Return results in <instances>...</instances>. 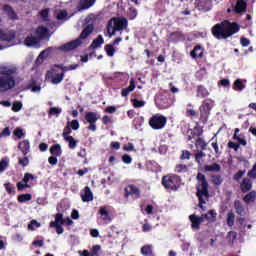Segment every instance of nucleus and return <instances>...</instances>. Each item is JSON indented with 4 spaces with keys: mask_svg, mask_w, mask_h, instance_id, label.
<instances>
[{
    "mask_svg": "<svg viewBox=\"0 0 256 256\" xmlns=\"http://www.w3.org/2000/svg\"><path fill=\"white\" fill-rule=\"evenodd\" d=\"M241 27L237 22H231L229 20H224L215 24L211 28V33L215 39L221 41V39H229V37H233L235 33H239Z\"/></svg>",
    "mask_w": 256,
    "mask_h": 256,
    "instance_id": "obj_1",
    "label": "nucleus"
},
{
    "mask_svg": "<svg viewBox=\"0 0 256 256\" xmlns=\"http://www.w3.org/2000/svg\"><path fill=\"white\" fill-rule=\"evenodd\" d=\"M197 192L196 197H198V207L202 209V211H205V199L203 197H206V199H209V181H207V177H205V174L198 172L197 176Z\"/></svg>",
    "mask_w": 256,
    "mask_h": 256,
    "instance_id": "obj_2",
    "label": "nucleus"
},
{
    "mask_svg": "<svg viewBox=\"0 0 256 256\" xmlns=\"http://www.w3.org/2000/svg\"><path fill=\"white\" fill-rule=\"evenodd\" d=\"M17 68H9V67H0V89L2 93H5L6 91H9L13 89L16 85L15 77L13 75H16Z\"/></svg>",
    "mask_w": 256,
    "mask_h": 256,
    "instance_id": "obj_3",
    "label": "nucleus"
},
{
    "mask_svg": "<svg viewBox=\"0 0 256 256\" xmlns=\"http://www.w3.org/2000/svg\"><path fill=\"white\" fill-rule=\"evenodd\" d=\"M161 184L166 191H179L183 185V179L177 174H167L162 177Z\"/></svg>",
    "mask_w": 256,
    "mask_h": 256,
    "instance_id": "obj_4",
    "label": "nucleus"
},
{
    "mask_svg": "<svg viewBox=\"0 0 256 256\" xmlns=\"http://www.w3.org/2000/svg\"><path fill=\"white\" fill-rule=\"evenodd\" d=\"M129 27V21L125 17H114L107 25V33L109 37H113L117 31H125Z\"/></svg>",
    "mask_w": 256,
    "mask_h": 256,
    "instance_id": "obj_5",
    "label": "nucleus"
},
{
    "mask_svg": "<svg viewBox=\"0 0 256 256\" xmlns=\"http://www.w3.org/2000/svg\"><path fill=\"white\" fill-rule=\"evenodd\" d=\"M214 104L215 101H213L211 98H207L202 101V104L199 107V113L200 123H203V125H205L209 121L211 109H213Z\"/></svg>",
    "mask_w": 256,
    "mask_h": 256,
    "instance_id": "obj_6",
    "label": "nucleus"
},
{
    "mask_svg": "<svg viewBox=\"0 0 256 256\" xmlns=\"http://www.w3.org/2000/svg\"><path fill=\"white\" fill-rule=\"evenodd\" d=\"M149 125L152 129L159 131L167 125V118L161 114L153 115L149 120Z\"/></svg>",
    "mask_w": 256,
    "mask_h": 256,
    "instance_id": "obj_7",
    "label": "nucleus"
},
{
    "mask_svg": "<svg viewBox=\"0 0 256 256\" xmlns=\"http://www.w3.org/2000/svg\"><path fill=\"white\" fill-rule=\"evenodd\" d=\"M131 197L134 201L141 199V188L135 184H129L124 188V198L129 199Z\"/></svg>",
    "mask_w": 256,
    "mask_h": 256,
    "instance_id": "obj_8",
    "label": "nucleus"
},
{
    "mask_svg": "<svg viewBox=\"0 0 256 256\" xmlns=\"http://www.w3.org/2000/svg\"><path fill=\"white\" fill-rule=\"evenodd\" d=\"M35 180H37L36 175L26 172L24 174L22 182H17L16 187L18 191H23V189H31V184H29V182Z\"/></svg>",
    "mask_w": 256,
    "mask_h": 256,
    "instance_id": "obj_9",
    "label": "nucleus"
},
{
    "mask_svg": "<svg viewBox=\"0 0 256 256\" xmlns=\"http://www.w3.org/2000/svg\"><path fill=\"white\" fill-rule=\"evenodd\" d=\"M100 116L96 112H86L85 120L89 123V131H97V121H99Z\"/></svg>",
    "mask_w": 256,
    "mask_h": 256,
    "instance_id": "obj_10",
    "label": "nucleus"
},
{
    "mask_svg": "<svg viewBox=\"0 0 256 256\" xmlns=\"http://www.w3.org/2000/svg\"><path fill=\"white\" fill-rule=\"evenodd\" d=\"M82 43L83 42L80 39L72 40L60 46L59 51H64L65 53H69V51H73L74 49H77V47H80Z\"/></svg>",
    "mask_w": 256,
    "mask_h": 256,
    "instance_id": "obj_11",
    "label": "nucleus"
},
{
    "mask_svg": "<svg viewBox=\"0 0 256 256\" xmlns=\"http://www.w3.org/2000/svg\"><path fill=\"white\" fill-rule=\"evenodd\" d=\"M205 219L209 223H215L217 221V212L215 210H209L206 214H202L198 217L200 225L205 221Z\"/></svg>",
    "mask_w": 256,
    "mask_h": 256,
    "instance_id": "obj_12",
    "label": "nucleus"
},
{
    "mask_svg": "<svg viewBox=\"0 0 256 256\" xmlns=\"http://www.w3.org/2000/svg\"><path fill=\"white\" fill-rule=\"evenodd\" d=\"M200 137H203V128L195 126L193 129L187 130L188 141H191L193 139H199Z\"/></svg>",
    "mask_w": 256,
    "mask_h": 256,
    "instance_id": "obj_13",
    "label": "nucleus"
},
{
    "mask_svg": "<svg viewBox=\"0 0 256 256\" xmlns=\"http://www.w3.org/2000/svg\"><path fill=\"white\" fill-rule=\"evenodd\" d=\"M233 11L238 15H243L247 11V2L245 0H237Z\"/></svg>",
    "mask_w": 256,
    "mask_h": 256,
    "instance_id": "obj_14",
    "label": "nucleus"
},
{
    "mask_svg": "<svg viewBox=\"0 0 256 256\" xmlns=\"http://www.w3.org/2000/svg\"><path fill=\"white\" fill-rule=\"evenodd\" d=\"M97 3V0H80L78 3V9L80 11H86L87 9H91Z\"/></svg>",
    "mask_w": 256,
    "mask_h": 256,
    "instance_id": "obj_15",
    "label": "nucleus"
},
{
    "mask_svg": "<svg viewBox=\"0 0 256 256\" xmlns=\"http://www.w3.org/2000/svg\"><path fill=\"white\" fill-rule=\"evenodd\" d=\"M240 189L242 193H248L253 189V181L249 178H243L242 182L240 183Z\"/></svg>",
    "mask_w": 256,
    "mask_h": 256,
    "instance_id": "obj_16",
    "label": "nucleus"
},
{
    "mask_svg": "<svg viewBox=\"0 0 256 256\" xmlns=\"http://www.w3.org/2000/svg\"><path fill=\"white\" fill-rule=\"evenodd\" d=\"M84 192L81 193V199L84 203H89V201H93V192L89 186L84 187Z\"/></svg>",
    "mask_w": 256,
    "mask_h": 256,
    "instance_id": "obj_17",
    "label": "nucleus"
},
{
    "mask_svg": "<svg viewBox=\"0 0 256 256\" xmlns=\"http://www.w3.org/2000/svg\"><path fill=\"white\" fill-rule=\"evenodd\" d=\"M93 31H95V26L93 24H88L86 27H84L79 38H77V39H79L80 41L82 39H87V37H89V35H91V33H93Z\"/></svg>",
    "mask_w": 256,
    "mask_h": 256,
    "instance_id": "obj_18",
    "label": "nucleus"
},
{
    "mask_svg": "<svg viewBox=\"0 0 256 256\" xmlns=\"http://www.w3.org/2000/svg\"><path fill=\"white\" fill-rule=\"evenodd\" d=\"M3 11L6 13V15H8L11 21H17V19H19V16H17V13L13 11V7H11V5L9 4L4 5Z\"/></svg>",
    "mask_w": 256,
    "mask_h": 256,
    "instance_id": "obj_19",
    "label": "nucleus"
},
{
    "mask_svg": "<svg viewBox=\"0 0 256 256\" xmlns=\"http://www.w3.org/2000/svg\"><path fill=\"white\" fill-rule=\"evenodd\" d=\"M17 37V34L15 32H4L0 31V41H7L10 43V41H15V38Z\"/></svg>",
    "mask_w": 256,
    "mask_h": 256,
    "instance_id": "obj_20",
    "label": "nucleus"
},
{
    "mask_svg": "<svg viewBox=\"0 0 256 256\" xmlns=\"http://www.w3.org/2000/svg\"><path fill=\"white\" fill-rule=\"evenodd\" d=\"M18 149L21 151L22 155H27L31 151V144L29 143V140L19 142Z\"/></svg>",
    "mask_w": 256,
    "mask_h": 256,
    "instance_id": "obj_21",
    "label": "nucleus"
},
{
    "mask_svg": "<svg viewBox=\"0 0 256 256\" xmlns=\"http://www.w3.org/2000/svg\"><path fill=\"white\" fill-rule=\"evenodd\" d=\"M203 47L201 45H196L194 49L190 52L192 59H203Z\"/></svg>",
    "mask_w": 256,
    "mask_h": 256,
    "instance_id": "obj_22",
    "label": "nucleus"
},
{
    "mask_svg": "<svg viewBox=\"0 0 256 256\" xmlns=\"http://www.w3.org/2000/svg\"><path fill=\"white\" fill-rule=\"evenodd\" d=\"M41 39L37 38V36H28L24 40V44L26 47H33L35 45H39Z\"/></svg>",
    "mask_w": 256,
    "mask_h": 256,
    "instance_id": "obj_23",
    "label": "nucleus"
},
{
    "mask_svg": "<svg viewBox=\"0 0 256 256\" xmlns=\"http://www.w3.org/2000/svg\"><path fill=\"white\" fill-rule=\"evenodd\" d=\"M208 143L205 142V138L201 137L196 138L195 147L198 149V151H206L207 150Z\"/></svg>",
    "mask_w": 256,
    "mask_h": 256,
    "instance_id": "obj_24",
    "label": "nucleus"
},
{
    "mask_svg": "<svg viewBox=\"0 0 256 256\" xmlns=\"http://www.w3.org/2000/svg\"><path fill=\"white\" fill-rule=\"evenodd\" d=\"M135 91V79L130 80V85L127 88L122 89L121 96L122 97H129V93Z\"/></svg>",
    "mask_w": 256,
    "mask_h": 256,
    "instance_id": "obj_25",
    "label": "nucleus"
},
{
    "mask_svg": "<svg viewBox=\"0 0 256 256\" xmlns=\"http://www.w3.org/2000/svg\"><path fill=\"white\" fill-rule=\"evenodd\" d=\"M189 219L191 221V228L195 229L196 231H199V229H201V223L199 222V216L195 215V214H191L189 216Z\"/></svg>",
    "mask_w": 256,
    "mask_h": 256,
    "instance_id": "obj_26",
    "label": "nucleus"
},
{
    "mask_svg": "<svg viewBox=\"0 0 256 256\" xmlns=\"http://www.w3.org/2000/svg\"><path fill=\"white\" fill-rule=\"evenodd\" d=\"M234 209L237 215H240V217H243V215H245V206H243L241 200L234 201Z\"/></svg>",
    "mask_w": 256,
    "mask_h": 256,
    "instance_id": "obj_27",
    "label": "nucleus"
},
{
    "mask_svg": "<svg viewBox=\"0 0 256 256\" xmlns=\"http://www.w3.org/2000/svg\"><path fill=\"white\" fill-rule=\"evenodd\" d=\"M196 97H201V99H205V97H209V90L205 88L203 85H198L196 89Z\"/></svg>",
    "mask_w": 256,
    "mask_h": 256,
    "instance_id": "obj_28",
    "label": "nucleus"
},
{
    "mask_svg": "<svg viewBox=\"0 0 256 256\" xmlns=\"http://www.w3.org/2000/svg\"><path fill=\"white\" fill-rule=\"evenodd\" d=\"M105 43V39H103V35H98L91 43L90 49H99Z\"/></svg>",
    "mask_w": 256,
    "mask_h": 256,
    "instance_id": "obj_29",
    "label": "nucleus"
},
{
    "mask_svg": "<svg viewBox=\"0 0 256 256\" xmlns=\"http://www.w3.org/2000/svg\"><path fill=\"white\" fill-rule=\"evenodd\" d=\"M50 153L54 157H61L63 155V150L61 149V144H54L50 147Z\"/></svg>",
    "mask_w": 256,
    "mask_h": 256,
    "instance_id": "obj_30",
    "label": "nucleus"
},
{
    "mask_svg": "<svg viewBox=\"0 0 256 256\" xmlns=\"http://www.w3.org/2000/svg\"><path fill=\"white\" fill-rule=\"evenodd\" d=\"M204 171H208L210 173H219L221 171V165L218 163H213L212 165H205Z\"/></svg>",
    "mask_w": 256,
    "mask_h": 256,
    "instance_id": "obj_31",
    "label": "nucleus"
},
{
    "mask_svg": "<svg viewBox=\"0 0 256 256\" xmlns=\"http://www.w3.org/2000/svg\"><path fill=\"white\" fill-rule=\"evenodd\" d=\"M65 225V219H63V214L57 213L55 215V221H51L49 226Z\"/></svg>",
    "mask_w": 256,
    "mask_h": 256,
    "instance_id": "obj_32",
    "label": "nucleus"
},
{
    "mask_svg": "<svg viewBox=\"0 0 256 256\" xmlns=\"http://www.w3.org/2000/svg\"><path fill=\"white\" fill-rule=\"evenodd\" d=\"M37 35H39L40 38L38 39H45L49 35V29L46 28L45 26H39L36 29Z\"/></svg>",
    "mask_w": 256,
    "mask_h": 256,
    "instance_id": "obj_33",
    "label": "nucleus"
},
{
    "mask_svg": "<svg viewBox=\"0 0 256 256\" xmlns=\"http://www.w3.org/2000/svg\"><path fill=\"white\" fill-rule=\"evenodd\" d=\"M99 213L103 221H111V217H109V210H107V207L101 206L99 209Z\"/></svg>",
    "mask_w": 256,
    "mask_h": 256,
    "instance_id": "obj_34",
    "label": "nucleus"
},
{
    "mask_svg": "<svg viewBox=\"0 0 256 256\" xmlns=\"http://www.w3.org/2000/svg\"><path fill=\"white\" fill-rule=\"evenodd\" d=\"M33 199V195L26 193V194H20L17 197L18 203H27V201H31Z\"/></svg>",
    "mask_w": 256,
    "mask_h": 256,
    "instance_id": "obj_35",
    "label": "nucleus"
},
{
    "mask_svg": "<svg viewBox=\"0 0 256 256\" xmlns=\"http://www.w3.org/2000/svg\"><path fill=\"white\" fill-rule=\"evenodd\" d=\"M255 199H256V192L252 191L244 196L243 201L249 204V203H254Z\"/></svg>",
    "mask_w": 256,
    "mask_h": 256,
    "instance_id": "obj_36",
    "label": "nucleus"
},
{
    "mask_svg": "<svg viewBox=\"0 0 256 256\" xmlns=\"http://www.w3.org/2000/svg\"><path fill=\"white\" fill-rule=\"evenodd\" d=\"M64 141H66V143H68L69 149H75L77 147L78 141L75 140V138H73V136L64 138Z\"/></svg>",
    "mask_w": 256,
    "mask_h": 256,
    "instance_id": "obj_37",
    "label": "nucleus"
},
{
    "mask_svg": "<svg viewBox=\"0 0 256 256\" xmlns=\"http://www.w3.org/2000/svg\"><path fill=\"white\" fill-rule=\"evenodd\" d=\"M234 91H243L245 89V84H243V80L236 79L233 84Z\"/></svg>",
    "mask_w": 256,
    "mask_h": 256,
    "instance_id": "obj_38",
    "label": "nucleus"
},
{
    "mask_svg": "<svg viewBox=\"0 0 256 256\" xmlns=\"http://www.w3.org/2000/svg\"><path fill=\"white\" fill-rule=\"evenodd\" d=\"M141 253L142 255L145 256H155V254H153V248H151V245H145L141 248Z\"/></svg>",
    "mask_w": 256,
    "mask_h": 256,
    "instance_id": "obj_39",
    "label": "nucleus"
},
{
    "mask_svg": "<svg viewBox=\"0 0 256 256\" xmlns=\"http://www.w3.org/2000/svg\"><path fill=\"white\" fill-rule=\"evenodd\" d=\"M63 79H65V73L57 74L56 76L52 77L51 83L53 85H59V83H61V81H63Z\"/></svg>",
    "mask_w": 256,
    "mask_h": 256,
    "instance_id": "obj_40",
    "label": "nucleus"
},
{
    "mask_svg": "<svg viewBox=\"0 0 256 256\" xmlns=\"http://www.w3.org/2000/svg\"><path fill=\"white\" fill-rule=\"evenodd\" d=\"M28 89H31L32 93H39V91H41V86L37 85L35 80H32V82L28 85Z\"/></svg>",
    "mask_w": 256,
    "mask_h": 256,
    "instance_id": "obj_41",
    "label": "nucleus"
},
{
    "mask_svg": "<svg viewBox=\"0 0 256 256\" xmlns=\"http://www.w3.org/2000/svg\"><path fill=\"white\" fill-rule=\"evenodd\" d=\"M227 225L228 227H233V225H235V213L232 211L227 214Z\"/></svg>",
    "mask_w": 256,
    "mask_h": 256,
    "instance_id": "obj_42",
    "label": "nucleus"
},
{
    "mask_svg": "<svg viewBox=\"0 0 256 256\" xmlns=\"http://www.w3.org/2000/svg\"><path fill=\"white\" fill-rule=\"evenodd\" d=\"M187 171H189V168L185 164H178L175 166L176 173H187Z\"/></svg>",
    "mask_w": 256,
    "mask_h": 256,
    "instance_id": "obj_43",
    "label": "nucleus"
},
{
    "mask_svg": "<svg viewBox=\"0 0 256 256\" xmlns=\"http://www.w3.org/2000/svg\"><path fill=\"white\" fill-rule=\"evenodd\" d=\"M108 57H113V55H115V48L113 47V44H107L104 47Z\"/></svg>",
    "mask_w": 256,
    "mask_h": 256,
    "instance_id": "obj_44",
    "label": "nucleus"
},
{
    "mask_svg": "<svg viewBox=\"0 0 256 256\" xmlns=\"http://www.w3.org/2000/svg\"><path fill=\"white\" fill-rule=\"evenodd\" d=\"M6 193H8V195H15L16 191H15V186H11V183H5L4 184Z\"/></svg>",
    "mask_w": 256,
    "mask_h": 256,
    "instance_id": "obj_45",
    "label": "nucleus"
},
{
    "mask_svg": "<svg viewBox=\"0 0 256 256\" xmlns=\"http://www.w3.org/2000/svg\"><path fill=\"white\" fill-rule=\"evenodd\" d=\"M171 39L177 40V39H185V34H183V32H172L170 34Z\"/></svg>",
    "mask_w": 256,
    "mask_h": 256,
    "instance_id": "obj_46",
    "label": "nucleus"
},
{
    "mask_svg": "<svg viewBox=\"0 0 256 256\" xmlns=\"http://www.w3.org/2000/svg\"><path fill=\"white\" fill-rule=\"evenodd\" d=\"M35 227H41V223H39L37 220H31L28 224V230L35 231Z\"/></svg>",
    "mask_w": 256,
    "mask_h": 256,
    "instance_id": "obj_47",
    "label": "nucleus"
},
{
    "mask_svg": "<svg viewBox=\"0 0 256 256\" xmlns=\"http://www.w3.org/2000/svg\"><path fill=\"white\" fill-rule=\"evenodd\" d=\"M99 251H101V245H94L90 251V256H101L99 255Z\"/></svg>",
    "mask_w": 256,
    "mask_h": 256,
    "instance_id": "obj_48",
    "label": "nucleus"
},
{
    "mask_svg": "<svg viewBox=\"0 0 256 256\" xmlns=\"http://www.w3.org/2000/svg\"><path fill=\"white\" fill-rule=\"evenodd\" d=\"M21 109H23V103L16 101L13 103L12 106V111H14V113H19V111H21Z\"/></svg>",
    "mask_w": 256,
    "mask_h": 256,
    "instance_id": "obj_49",
    "label": "nucleus"
},
{
    "mask_svg": "<svg viewBox=\"0 0 256 256\" xmlns=\"http://www.w3.org/2000/svg\"><path fill=\"white\" fill-rule=\"evenodd\" d=\"M71 126H65L64 129H63V133H62V137L63 139H67V137H71Z\"/></svg>",
    "mask_w": 256,
    "mask_h": 256,
    "instance_id": "obj_50",
    "label": "nucleus"
},
{
    "mask_svg": "<svg viewBox=\"0 0 256 256\" xmlns=\"http://www.w3.org/2000/svg\"><path fill=\"white\" fill-rule=\"evenodd\" d=\"M51 51H53V47H48L40 53L39 58L44 59V57H49V55H51Z\"/></svg>",
    "mask_w": 256,
    "mask_h": 256,
    "instance_id": "obj_51",
    "label": "nucleus"
},
{
    "mask_svg": "<svg viewBox=\"0 0 256 256\" xmlns=\"http://www.w3.org/2000/svg\"><path fill=\"white\" fill-rule=\"evenodd\" d=\"M191 159V152L189 150H182V154L180 156L181 161Z\"/></svg>",
    "mask_w": 256,
    "mask_h": 256,
    "instance_id": "obj_52",
    "label": "nucleus"
},
{
    "mask_svg": "<svg viewBox=\"0 0 256 256\" xmlns=\"http://www.w3.org/2000/svg\"><path fill=\"white\" fill-rule=\"evenodd\" d=\"M212 183L214 185H221V183H223V178H221V175H213L212 176Z\"/></svg>",
    "mask_w": 256,
    "mask_h": 256,
    "instance_id": "obj_53",
    "label": "nucleus"
},
{
    "mask_svg": "<svg viewBox=\"0 0 256 256\" xmlns=\"http://www.w3.org/2000/svg\"><path fill=\"white\" fill-rule=\"evenodd\" d=\"M203 157H206L205 152H203V150H198L195 154V161L197 163H201V159H203Z\"/></svg>",
    "mask_w": 256,
    "mask_h": 256,
    "instance_id": "obj_54",
    "label": "nucleus"
},
{
    "mask_svg": "<svg viewBox=\"0 0 256 256\" xmlns=\"http://www.w3.org/2000/svg\"><path fill=\"white\" fill-rule=\"evenodd\" d=\"M243 175H245V170H239L236 174L233 176L234 181H241L243 179Z\"/></svg>",
    "mask_w": 256,
    "mask_h": 256,
    "instance_id": "obj_55",
    "label": "nucleus"
},
{
    "mask_svg": "<svg viewBox=\"0 0 256 256\" xmlns=\"http://www.w3.org/2000/svg\"><path fill=\"white\" fill-rule=\"evenodd\" d=\"M48 113L49 115H56V117H59V115H61V108L51 107Z\"/></svg>",
    "mask_w": 256,
    "mask_h": 256,
    "instance_id": "obj_56",
    "label": "nucleus"
},
{
    "mask_svg": "<svg viewBox=\"0 0 256 256\" xmlns=\"http://www.w3.org/2000/svg\"><path fill=\"white\" fill-rule=\"evenodd\" d=\"M218 86L226 87L227 89H229V87H231V81H229V79L224 78L218 82Z\"/></svg>",
    "mask_w": 256,
    "mask_h": 256,
    "instance_id": "obj_57",
    "label": "nucleus"
},
{
    "mask_svg": "<svg viewBox=\"0 0 256 256\" xmlns=\"http://www.w3.org/2000/svg\"><path fill=\"white\" fill-rule=\"evenodd\" d=\"M132 101H133V107H135V109H139L140 107H145V101L143 100L134 99Z\"/></svg>",
    "mask_w": 256,
    "mask_h": 256,
    "instance_id": "obj_58",
    "label": "nucleus"
},
{
    "mask_svg": "<svg viewBox=\"0 0 256 256\" xmlns=\"http://www.w3.org/2000/svg\"><path fill=\"white\" fill-rule=\"evenodd\" d=\"M7 167H9V162L7 160L2 159L0 161V173H3V171H6Z\"/></svg>",
    "mask_w": 256,
    "mask_h": 256,
    "instance_id": "obj_59",
    "label": "nucleus"
},
{
    "mask_svg": "<svg viewBox=\"0 0 256 256\" xmlns=\"http://www.w3.org/2000/svg\"><path fill=\"white\" fill-rule=\"evenodd\" d=\"M211 147L214 149L215 155L219 156L221 155V152L219 151V144L217 143V140L211 143Z\"/></svg>",
    "mask_w": 256,
    "mask_h": 256,
    "instance_id": "obj_60",
    "label": "nucleus"
},
{
    "mask_svg": "<svg viewBox=\"0 0 256 256\" xmlns=\"http://www.w3.org/2000/svg\"><path fill=\"white\" fill-rule=\"evenodd\" d=\"M122 161H123V163H126V165H129V164L132 163L133 158H131V156L128 155V154H124V155L122 156Z\"/></svg>",
    "mask_w": 256,
    "mask_h": 256,
    "instance_id": "obj_61",
    "label": "nucleus"
},
{
    "mask_svg": "<svg viewBox=\"0 0 256 256\" xmlns=\"http://www.w3.org/2000/svg\"><path fill=\"white\" fill-rule=\"evenodd\" d=\"M248 177L256 179V164H254L252 169L248 172Z\"/></svg>",
    "mask_w": 256,
    "mask_h": 256,
    "instance_id": "obj_62",
    "label": "nucleus"
},
{
    "mask_svg": "<svg viewBox=\"0 0 256 256\" xmlns=\"http://www.w3.org/2000/svg\"><path fill=\"white\" fill-rule=\"evenodd\" d=\"M70 128H72L73 131H77V129H79V120H72L70 122Z\"/></svg>",
    "mask_w": 256,
    "mask_h": 256,
    "instance_id": "obj_63",
    "label": "nucleus"
},
{
    "mask_svg": "<svg viewBox=\"0 0 256 256\" xmlns=\"http://www.w3.org/2000/svg\"><path fill=\"white\" fill-rule=\"evenodd\" d=\"M186 117H197V111L194 109H186Z\"/></svg>",
    "mask_w": 256,
    "mask_h": 256,
    "instance_id": "obj_64",
    "label": "nucleus"
}]
</instances>
